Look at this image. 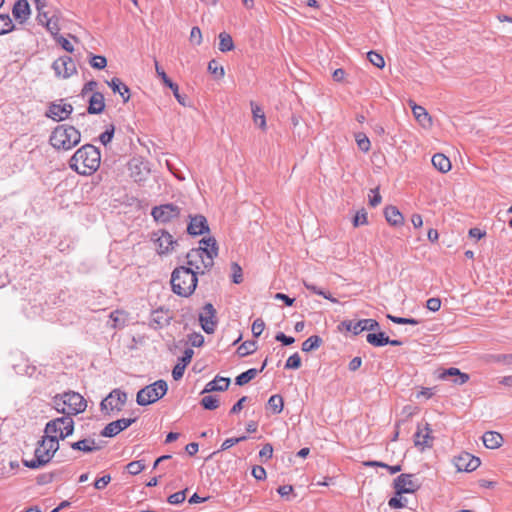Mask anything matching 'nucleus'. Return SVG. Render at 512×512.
Returning <instances> with one entry per match:
<instances>
[{
	"label": "nucleus",
	"mask_w": 512,
	"mask_h": 512,
	"mask_svg": "<svg viewBox=\"0 0 512 512\" xmlns=\"http://www.w3.org/2000/svg\"><path fill=\"white\" fill-rule=\"evenodd\" d=\"M101 154L97 147L85 144L70 158L69 167L80 175H90L100 166Z\"/></svg>",
	"instance_id": "nucleus-1"
},
{
	"label": "nucleus",
	"mask_w": 512,
	"mask_h": 512,
	"mask_svg": "<svg viewBox=\"0 0 512 512\" xmlns=\"http://www.w3.org/2000/svg\"><path fill=\"white\" fill-rule=\"evenodd\" d=\"M193 268L185 265L176 267L171 274L172 291L181 297H189L197 287V274Z\"/></svg>",
	"instance_id": "nucleus-2"
},
{
	"label": "nucleus",
	"mask_w": 512,
	"mask_h": 512,
	"mask_svg": "<svg viewBox=\"0 0 512 512\" xmlns=\"http://www.w3.org/2000/svg\"><path fill=\"white\" fill-rule=\"evenodd\" d=\"M81 141V133L74 126L61 124L54 128L49 137L51 146L57 150L68 151Z\"/></svg>",
	"instance_id": "nucleus-3"
},
{
	"label": "nucleus",
	"mask_w": 512,
	"mask_h": 512,
	"mask_svg": "<svg viewBox=\"0 0 512 512\" xmlns=\"http://www.w3.org/2000/svg\"><path fill=\"white\" fill-rule=\"evenodd\" d=\"M59 449V442L56 438L44 436L38 442V446L34 452V458L31 460H22L25 467L30 469H38L50 462L55 452Z\"/></svg>",
	"instance_id": "nucleus-4"
},
{
	"label": "nucleus",
	"mask_w": 512,
	"mask_h": 512,
	"mask_svg": "<svg viewBox=\"0 0 512 512\" xmlns=\"http://www.w3.org/2000/svg\"><path fill=\"white\" fill-rule=\"evenodd\" d=\"M216 256L217 253L214 250L208 251L207 247L193 248L186 254V267L193 268L196 274H204L211 270Z\"/></svg>",
	"instance_id": "nucleus-5"
},
{
	"label": "nucleus",
	"mask_w": 512,
	"mask_h": 512,
	"mask_svg": "<svg viewBox=\"0 0 512 512\" xmlns=\"http://www.w3.org/2000/svg\"><path fill=\"white\" fill-rule=\"evenodd\" d=\"M56 410L67 416L75 415L85 411L87 407L86 400L77 392H65L62 395L54 397Z\"/></svg>",
	"instance_id": "nucleus-6"
},
{
	"label": "nucleus",
	"mask_w": 512,
	"mask_h": 512,
	"mask_svg": "<svg viewBox=\"0 0 512 512\" xmlns=\"http://www.w3.org/2000/svg\"><path fill=\"white\" fill-rule=\"evenodd\" d=\"M167 390L166 381L157 380L138 391L136 402L140 406H147L161 399L167 393Z\"/></svg>",
	"instance_id": "nucleus-7"
},
{
	"label": "nucleus",
	"mask_w": 512,
	"mask_h": 512,
	"mask_svg": "<svg viewBox=\"0 0 512 512\" xmlns=\"http://www.w3.org/2000/svg\"><path fill=\"white\" fill-rule=\"evenodd\" d=\"M74 421L71 416H62L49 421L45 426V435L49 438L65 439L73 434Z\"/></svg>",
	"instance_id": "nucleus-8"
},
{
	"label": "nucleus",
	"mask_w": 512,
	"mask_h": 512,
	"mask_svg": "<svg viewBox=\"0 0 512 512\" xmlns=\"http://www.w3.org/2000/svg\"><path fill=\"white\" fill-rule=\"evenodd\" d=\"M393 484L396 495L414 493L421 487V483L415 479L413 474L405 473L396 477Z\"/></svg>",
	"instance_id": "nucleus-9"
},
{
	"label": "nucleus",
	"mask_w": 512,
	"mask_h": 512,
	"mask_svg": "<svg viewBox=\"0 0 512 512\" xmlns=\"http://www.w3.org/2000/svg\"><path fill=\"white\" fill-rule=\"evenodd\" d=\"M152 239L156 245V250L159 255L170 253L174 249V245L177 244L173 239V236L164 230L153 232Z\"/></svg>",
	"instance_id": "nucleus-10"
},
{
	"label": "nucleus",
	"mask_w": 512,
	"mask_h": 512,
	"mask_svg": "<svg viewBox=\"0 0 512 512\" xmlns=\"http://www.w3.org/2000/svg\"><path fill=\"white\" fill-rule=\"evenodd\" d=\"M151 215L154 220L167 223L180 215V208L172 203L156 206L152 209Z\"/></svg>",
	"instance_id": "nucleus-11"
},
{
	"label": "nucleus",
	"mask_w": 512,
	"mask_h": 512,
	"mask_svg": "<svg viewBox=\"0 0 512 512\" xmlns=\"http://www.w3.org/2000/svg\"><path fill=\"white\" fill-rule=\"evenodd\" d=\"M199 322L207 334L214 333L217 326L216 310L211 303H206L199 314Z\"/></svg>",
	"instance_id": "nucleus-12"
},
{
	"label": "nucleus",
	"mask_w": 512,
	"mask_h": 512,
	"mask_svg": "<svg viewBox=\"0 0 512 512\" xmlns=\"http://www.w3.org/2000/svg\"><path fill=\"white\" fill-rule=\"evenodd\" d=\"M126 401L127 394L120 389H114L105 399L102 400L100 404L101 410L104 411L110 409L111 411H121Z\"/></svg>",
	"instance_id": "nucleus-13"
},
{
	"label": "nucleus",
	"mask_w": 512,
	"mask_h": 512,
	"mask_svg": "<svg viewBox=\"0 0 512 512\" xmlns=\"http://www.w3.org/2000/svg\"><path fill=\"white\" fill-rule=\"evenodd\" d=\"M52 68L56 76L62 78H68L77 71L75 62L70 56L59 57L53 62Z\"/></svg>",
	"instance_id": "nucleus-14"
},
{
	"label": "nucleus",
	"mask_w": 512,
	"mask_h": 512,
	"mask_svg": "<svg viewBox=\"0 0 512 512\" xmlns=\"http://www.w3.org/2000/svg\"><path fill=\"white\" fill-rule=\"evenodd\" d=\"M480 464V459L468 452H463L454 458V465L458 471L472 472L476 470Z\"/></svg>",
	"instance_id": "nucleus-15"
},
{
	"label": "nucleus",
	"mask_w": 512,
	"mask_h": 512,
	"mask_svg": "<svg viewBox=\"0 0 512 512\" xmlns=\"http://www.w3.org/2000/svg\"><path fill=\"white\" fill-rule=\"evenodd\" d=\"M63 102V100H60ZM73 112V107L71 104L67 103H51L47 110V117L55 120L62 121L67 119L70 114Z\"/></svg>",
	"instance_id": "nucleus-16"
},
{
	"label": "nucleus",
	"mask_w": 512,
	"mask_h": 512,
	"mask_svg": "<svg viewBox=\"0 0 512 512\" xmlns=\"http://www.w3.org/2000/svg\"><path fill=\"white\" fill-rule=\"evenodd\" d=\"M343 325L348 331L353 332L355 335L363 331H374L379 329V323L374 319H362L357 322L345 321Z\"/></svg>",
	"instance_id": "nucleus-17"
},
{
	"label": "nucleus",
	"mask_w": 512,
	"mask_h": 512,
	"mask_svg": "<svg viewBox=\"0 0 512 512\" xmlns=\"http://www.w3.org/2000/svg\"><path fill=\"white\" fill-rule=\"evenodd\" d=\"M438 379L451 380L456 385H463L470 379L469 374L461 372L458 368L450 367L439 372Z\"/></svg>",
	"instance_id": "nucleus-18"
},
{
	"label": "nucleus",
	"mask_w": 512,
	"mask_h": 512,
	"mask_svg": "<svg viewBox=\"0 0 512 512\" xmlns=\"http://www.w3.org/2000/svg\"><path fill=\"white\" fill-rule=\"evenodd\" d=\"M136 421V418H122L116 421L110 422L107 424L104 429L101 431V435L103 437H114L119 434L121 431L128 428L131 424Z\"/></svg>",
	"instance_id": "nucleus-19"
},
{
	"label": "nucleus",
	"mask_w": 512,
	"mask_h": 512,
	"mask_svg": "<svg viewBox=\"0 0 512 512\" xmlns=\"http://www.w3.org/2000/svg\"><path fill=\"white\" fill-rule=\"evenodd\" d=\"M432 430L429 427V424H425L422 429L418 426L416 433L414 434V445L420 451H423L425 448H430L433 445V437L431 436Z\"/></svg>",
	"instance_id": "nucleus-20"
},
{
	"label": "nucleus",
	"mask_w": 512,
	"mask_h": 512,
	"mask_svg": "<svg viewBox=\"0 0 512 512\" xmlns=\"http://www.w3.org/2000/svg\"><path fill=\"white\" fill-rule=\"evenodd\" d=\"M155 70L157 75L161 78L164 85L169 87L178 103L182 106H186V96L181 95L179 93V87L176 83H174L165 73V71L159 66V63L157 60H155Z\"/></svg>",
	"instance_id": "nucleus-21"
},
{
	"label": "nucleus",
	"mask_w": 512,
	"mask_h": 512,
	"mask_svg": "<svg viewBox=\"0 0 512 512\" xmlns=\"http://www.w3.org/2000/svg\"><path fill=\"white\" fill-rule=\"evenodd\" d=\"M189 218L190 221L187 226L188 234L197 236L209 232L207 219L203 215H190Z\"/></svg>",
	"instance_id": "nucleus-22"
},
{
	"label": "nucleus",
	"mask_w": 512,
	"mask_h": 512,
	"mask_svg": "<svg viewBox=\"0 0 512 512\" xmlns=\"http://www.w3.org/2000/svg\"><path fill=\"white\" fill-rule=\"evenodd\" d=\"M170 319L171 317L169 316L168 310L162 308L156 309L151 313L149 326L157 330L169 325Z\"/></svg>",
	"instance_id": "nucleus-23"
},
{
	"label": "nucleus",
	"mask_w": 512,
	"mask_h": 512,
	"mask_svg": "<svg viewBox=\"0 0 512 512\" xmlns=\"http://www.w3.org/2000/svg\"><path fill=\"white\" fill-rule=\"evenodd\" d=\"M12 14L20 23L25 22L30 15V6L27 0H18L13 6Z\"/></svg>",
	"instance_id": "nucleus-24"
},
{
	"label": "nucleus",
	"mask_w": 512,
	"mask_h": 512,
	"mask_svg": "<svg viewBox=\"0 0 512 512\" xmlns=\"http://www.w3.org/2000/svg\"><path fill=\"white\" fill-rule=\"evenodd\" d=\"M87 111L89 114H99L105 108L104 96L100 92H94L89 98Z\"/></svg>",
	"instance_id": "nucleus-25"
},
{
	"label": "nucleus",
	"mask_w": 512,
	"mask_h": 512,
	"mask_svg": "<svg viewBox=\"0 0 512 512\" xmlns=\"http://www.w3.org/2000/svg\"><path fill=\"white\" fill-rule=\"evenodd\" d=\"M384 216L387 222L392 226H401L404 222L402 213L393 205H389L384 209Z\"/></svg>",
	"instance_id": "nucleus-26"
},
{
	"label": "nucleus",
	"mask_w": 512,
	"mask_h": 512,
	"mask_svg": "<svg viewBox=\"0 0 512 512\" xmlns=\"http://www.w3.org/2000/svg\"><path fill=\"white\" fill-rule=\"evenodd\" d=\"M410 107L412 109L415 119L423 127H429L431 125V117L424 107L417 105L413 101H410Z\"/></svg>",
	"instance_id": "nucleus-27"
},
{
	"label": "nucleus",
	"mask_w": 512,
	"mask_h": 512,
	"mask_svg": "<svg viewBox=\"0 0 512 512\" xmlns=\"http://www.w3.org/2000/svg\"><path fill=\"white\" fill-rule=\"evenodd\" d=\"M229 385V378L216 376L214 380L206 384L202 393H210L213 391H225L228 389Z\"/></svg>",
	"instance_id": "nucleus-28"
},
{
	"label": "nucleus",
	"mask_w": 512,
	"mask_h": 512,
	"mask_svg": "<svg viewBox=\"0 0 512 512\" xmlns=\"http://www.w3.org/2000/svg\"><path fill=\"white\" fill-rule=\"evenodd\" d=\"M109 87L114 93H119L123 99V102H128L130 98V89L124 84L119 78L114 77L108 82Z\"/></svg>",
	"instance_id": "nucleus-29"
},
{
	"label": "nucleus",
	"mask_w": 512,
	"mask_h": 512,
	"mask_svg": "<svg viewBox=\"0 0 512 512\" xmlns=\"http://www.w3.org/2000/svg\"><path fill=\"white\" fill-rule=\"evenodd\" d=\"M482 439H483V444L488 449H497L503 443L502 435L495 431H488V432L484 433Z\"/></svg>",
	"instance_id": "nucleus-30"
},
{
	"label": "nucleus",
	"mask_w": 512,
	"mask_h": 512,
	"mask_svg": "<svg viewBox=\"0 0 512 512\" xmlns=\"http://www.w3.org/2000/svg\"><path fill=\"white\" fill-rule=\"evenodd\" d=\"M71 448L85 453H90L101 449V446L97 445L94 439L88 438L72 443Z\"/></svg>",
	"instance_id": "nucleus-31"
},
{
	"label": "nucleus",
	"mask_w": 512,
	"mask_h": 512,
	"mask_svg": "<svg viewBox=\"0 0 512 512\" xmlns=\"http://www.w3.org/2000/svg\"><path fill=\"white\" fill-rule=\"evenodd\" d=\"M433 166L440 172L446 173L451 169V162L448 157L442 153H436L432 157Z\"/></svg>",
	"instance_id": "nucleus-32"
},
{
	"label": "nucleus",
	"mask_w": 512,
	"mask_h": 512,
	"mask_svg": "<svg viewBox=\"0 0 512 512\" xmlns=\"http://www.w3.org/2000/svg\"><path fill=\"white\" fill-rule=\"evenodd\" d=\"M366 340L369 344L375 347H381L388 344L389 337L386 336L384 332L369 333Z\"/></svg>",
	"instance_id": "nucleus-33"
},
{
	"label": "nucleus",
	"mask_w": 512,
	"mask_h": 512,
	"mask_svg": "<svg viewBox=\"0 0 512 512\" xmlns=\"http://www.w3.org/2000/svg\"><path fill=\"white\" fill-rule=\"evenodd\" d=\"M322 343L323 340L320 336L312 335L302 343V351L311 352L318 349Z\"/></svg>",
	"instance_id": "nucleus-34"
},
{
	"label": "nucleus",
	"mask_w": 512,
	"mask_h": 512,
	"mask_svg": "<svg viewBox=\"0 0 512 512\" xmlns=\"http://www.w3.org/2000/svg\"><path fill=\"white\" fill-rule=\"evenodd\" d=\"M267 406L274 414H280L283 411L284 401L281 395H272L267 403Z\"/></svg>",
	"instance_id": "nucleus-35"
},
{
	"label": "nucleus",
	"mask_w": 512,
	"mask_h": 512,
	"mask_svg": "<svg viewBox=\"0 0 512 512\" xmlns=\"http://www.w3.org/2000/svg\"><path fill=\"white\" fill-rule=\"evenodd\" d=\"M258 373L259 371L256 368L248 369L236 377L235 383L239 386H243L253 380L258 375Z\"/></svg>",
	"instance_id": "nucleus-36"
},
{
	"label": "nucleus",
	"mask_w": 512,
	"mask_h": 512,
	"mask_svg": "<svg viewBox=\"0 0 512 512\" xmlns=\"http://www.w3.org/2000/svg\"><path fill=\"white\" fill-rule=\"evenodd\" d=\"M233 49L234 43L232 37L226 32H221L219 34V50L221 52H228Z\"/></svg>",
	"instance_id": "nucleus-37"
},
{
	"label": "nucleus",
	"mask_w": 512,
	"mask_h": 512,
	"mask_svg": "<svg viewBox=\"0 0 512 512\" xmlns=\"http://www.w3.org/2000/svg\"><path fill=\"white\" fill-rule=\"evenodd\" d=\"M252 105V113H253V120L256 125H258L261 129L266 128V118L264 115V112L262 109L255 105L254 103H251Z\"/></svg>",
	"instance_id": "nucleus-38"
},
{
	"label": "nucleus",
	"mask_w": 512,
	"mask_h": 512,
	"mask_svg": "<svg viewBox=\"0 0 512 512\" xmlns=\"http://www.w3.org/2000/svg\"><path fill=\"white\" fill-rule=\"evenodd\" d=\"M15 28L9 14H0V35L7 34Z\"/></svg>",
	"instance_id": "nucleus-39"
},
{
	"label": "nucleus",
	"mask_w": 512,
	"mask_h": 512,
	"mask_svg": "<svg viewBox=\"0 0 512 512\" xmlns=\"http://www.w3.org/2000/svg\"><path fill=\"white\" fill-rule=\"evenodd\" d=\"M255 349L256 343L254 341H245L237 348V353L240 357H244L253 353Z\"/></svg>",
	"instance_id": "nucleus-40"
},
{
	"label": "nucleus",
	"mask_w": 512,
	"mask_h": 512,
	"mask_svg": "<svg viewBox=\"0 0 512 512\" xmlns=\"http://www.w3.org/2000/svg\"><path fill=\"white\" fill-rule=\"evenodd\" d=\"M355 139L357 142V146L361 151L368 152L370 150V140L364 133H357L355 135Z\"/></svg>",
	"instance_id": "nucleus-41"
},
{
	"label": "nucleus",
	"mask_w": 512,
	"mask_h": 512,
	"mask_svg": "<svg viewBox=\"0 0 512 512\" xmlns=\"http://www.w3.org/2000/svg\"><path fill=\"white\" fill-rule=\"evenodd\" d=\"M200 403L207 410H215L219 407V399L216 396H204Z\"/></svg>",
	"instance_id": "nucleus-42"
},
{
	"label": "nucleus",
	"mask_w": 512,
	"mask_h": 512,
	"mask_svg": "<svg viewBox=\"0 0 512 512\" xmlns=\"http://www.w3.org/2000/svg\"><path fill=\"white\" fill-rule=\"evenodd\" d=\"M208 71L218 79L223 78L225 74L224 68L214 59L208 63Z\"/></svg>",
	"instance_id": "nucleus-43"
},
{
	"label": "nucleus",
	"mask_w": 512,
	"mask_h": 512,
	"mask_svg": "<svg viewBox=\"0 0 512 512\" xmlns=\"http://www.w3.org/2000/svg\"><path fill=\"white\" fill-rule=\"evenodd\" d=\"M140 162L133 160L130 162V170H131V176L134 178L136 182H140L144 179V174L140 169Z\"/></svg>",
	"instance_id": "nucleus-44"
},
{
	"label": "nucleus",
	"mask_w": 512,
	"mask_h": 512,
	"mask_svg": "<svg viewBox=\"0 0 512 512\" xmlns=\"http://www.w3.org/2000/svg\"><path fill=\"white\" fill-rule=\"evenodd\" d=\"M367 58L371 64L376 66L377 68H383L385 66V61L382 55L375 51H370L367 53Z\"/></svg>",
	"instance_id": "nucleus-45"
},
{
	"label": "nucleus",
	"mask_w": 512,
	"mask_h": 512,
	"mask_svg": "<svg viewBox=\"0 0 512 512\" xmlns=\"http://www.w3.org/2000/svg\"><path fill=\"white\" fill-rule=\"evenodd\" d=\"M126 469L131 475H137L145 469L143 460L132 461L127 464Z\"/></svg>",
	"instance_id": "nucleus-46"
},
{
	"label": "nucleus",
	"mask_w": 512,
	"mask_h": 512,
	"mask_svg": "<svg viewBox=\"0 0 512 512\" xmlns=\"http://www.w3.org/2000/svg\"><path fill=\"white\" fill-rule=\"evenodd\" d=\"M90 65L94 68V69H104L107 65V60L104 56H101V55H92L91 54V57H90V61H89Z\"/></svg>",
	"instance_id": "nucleus-47"
},
{
	"label": "nucleus",
	"mask_w": 512,
	"mask_h": 512,
	"mask_svg": "<svg viewBox=\"0 0 512 512\" xmlns=\"http://www.w3.org/2000/svg\"><path fill=\"white\" fill-rule=\"evenodd\" d=\"M387 318L389 320H391L393 323L401 324V325H404V324L418 325L420 323V321L415 318H404V317L393 316L390 314L387 315Z\"/></svg>",
	"instance_id": "nucleus-48"
},
{
	"label": "nucleus",
	"mask_w": 512,
	"mask_h": 512,
	"mask_svg": "<svg viewBox=\"0 0 512 512\" xmlns=\"http://www.w3.org/2000/svg\"><path fill=\"white\" fill-rule=\"evenodd\" d=\"M45 27L53 35L54 38L59 35L60 27L58 25V19L54 16L49 18V20L45 23Z\"/></svg>",
	"instance_id": "nucleus-49"
},
{
	"label": "nucleus",
	"mask_w": 512,
	"mask_h": 512,
	"mask_svg": "<svg viewBox=\"0 0 512 512\" xmlns=\"http://www.w3.org/2000/svg\"><path fill=\"white\" fill-rule=\"evenodd\" d=\"M300 366L301 358L298 353H294L293 355H291L285 363L286 369H298L300 368Z\"/></svg>",
	"instance_id": "nucleus-50"
},
{
	"label": "nucleus",
	"mask_w": 512,
	"mask_h": 512,
	"mask_svg": "<svg viewBox=\"0 0 512 512\" xmlns=\"http://www.w3.org/2000/svg\"><path fill=\"white\" fill-rule=\"evenodd\" d=\"M114 131V125H110L109 128H107L102 134H100L99 140L104 146L111 142L114 136Z\"/></svg>",
	"instance_id": "nucleus-51"
},
{
	"label": "nucleus",
	"mask_w": 512,
	"mask_h": 512,
	"mask_svg": "<svg viewBox=\"0 0 512 512\" xmlns=\"http://www.w3.org/2000/svg\"><path fill=\"white\" fill-rule=\"evenodd\" d=\"M185 498H186V490H183V491H178L176 493L171 494L167 500L170 504L177 505V504H181L182 502H184Z\"/></svg>",
	"instance_id": "nucleus-52"
},
{
	"label": "nucleus",
	"mask_w": 512,
	"mask_h": 512,
	"mask_svg": "<svg viewBox=\"0 0 512 512\" xmlns=\"http://www.w3.org/2000/svg\"><path fill=\"white\" fill-rule=\"evenodd\" d=\"M199 244L202 247H207L208 251L214 250L218 254V246H217V242H216L215 238H213V237L203 238L200 240Z\"/></svg>",
	"instance_id": "nucleus-53"
},
{
	"label": "nucleus",
	"mask_w": 512,
	"mask_h": 512,
	"mask_svg": "<svg viewBox=\"0 0 512 512\" xmlns=\"http://www.w3.org/2000/svg\"><path fill=\"white\" fill-rule=\"evenodd\" d=\"M367 223H368L367 212L364 209L358 211L353 218L354 227H358L360 225H365Z\"/></svg>",
	"instance_id": "nucleus-54"
},
{
	"label": "nucleus",
	"mask_w": 512,
	"mask_h": 512,
	"mask_svg": "<svg viewBox=\"0 0 512 512\" xmlns=\"http://www.w3.org/2000/svg\"><path fill=\"white\" fill-rule=\"evenodd\" d=\"M264 328H265V323L262 319L257 318L256 320H254L252 327H251L253 336L259 337L262 334Z\"/></svg>",
	"instance_id": "nucleus-55"
},
{
	"label": "nucleus",
	"mask_w": 512,
	"mask_h": 512,
	"mask_svg": "<svg viewBox=\"0 0 512 512\" xmlns=\"http://www.w3.org/2000/svg\"><path fill=\"white\" fill-rule=\"evenodd\" d=\"M247 439L246 436H240V437H235V438H228L226 439L222 445H221V450H227L229 448H231L232 446H234L235 444H238L242 441H245Z\"/></svg>",
	"instance_id": "nucleus-56"
},
{
	"label": "nucleus",
	"mask_w": 512,
	"mask_h": 512,
	"mask_svg": "<svg viewBox=\"0 0 512 512\" xmlns=\"http://www.w3.org/2000/svg\"><path fill=\"white\" fill-rule=\"evenodd\" d=\"M190 41L195 45H200L202 42V33L199 27L195 26L190 32Z\"/></svg>",
	"instance_id": "nucleus-57"
},
{
	"label": "nucleus",
	"mask_w": 512,
	"mask_h": 512,
	"mask_svg": "<svg viewBox=\"0 0 512 512\" xmlns=\"http://www.w3.org/2000/svg\"><path fill=\"white\" fill-rule=\"evenodd\" d=\"M54 39H55V41H56L59 45H61V47H62L65 51H67V52H69V53H72V52H73V50H74L73 45H72V44L70 43V41H69V40H67L65 37H63V36H61V35H58V36H56Z\"/></svg>",
	"instance_id": "nucleus-58"
},
{
	"label": "nucleus",
	"mask_w": 512,
	"mask_h": 512,
	"mask_svg": "<svg viewBox=\"0 0 512 512\" xmlns=\"http://www.w3.org/2000/svg\"><path fill=\"white\" fill-rule=\"evenodd\" d=\"M110 481H111V476L109 474L104 475V476L96 479V481L94 482V487L97 490H102L110 483Z\"/></svg>",
	"instance_id": "nucleus-59"
},
{
	"label": "nucleus",
	"mask_w": 512,
	"mask_h": 512,
	"mask_svg": "<svg viewBox=\"0 0 512 512\" xmlns=\"http://www.w3.org/2000/svg\"><path fill=\"white\" fill-rule=\"evenodd\" d=\"M185 368V364L177 363L172 370L173 379L176 381L180 380L184 375Z\"/></svg>",
	"instance_id": "nucleus-60"
},
{
	"label": "nucleus",
	"mask_w": 512,
	"mask_h": 512,
	"mask_svg": "<svg viewBox=\"0 0 512 512\" xmlns=\"http://www.w3.org/2000/svg\"><path fill=\"white\" fill-rule=\"evenodd\" d=\"M426 307L428 310L432 312H436L441 307V300L439 298L433 297L427 300Z\"/></svg>",
	"instance_id": "nucleus-61"
},
{
	"label": "nucleus",
	"mask_w": 512,
	"mask_h": 512,
	"mask_svg": "<svg viewBox=\"0 0 512 512\" xmlns=\"http://www.w3.org/2000/svg\"><path fill=\"white\" fill-rule=\"evenodd\" d=\"M189 342L193 347H200L204 343V337L200 333L189 335Z\"/></svg>",
	"instance_id": "nucleus-62"
},
{
	"label": "nucleus",
	"mask_w": 512,
	"mask_h": 512,
	"mask_svg": "<svg viewBox=\"0 0 512 512\" xmlns=\"http://www.w3.org/2000/svg\"><path fill=\"white\" fill-rule=\"evenodd\" d=\"M252 475L257 480H264L266 478V470L259 465L252 468Z\"/></svg>",
	"instance_id": "nucleus-63"
},
{
	"label": "nucleus",
	"mask_w": 512,
	"mask_h": 512,
	"mask_svg": "<svg viewBox=\"0 0 512 512\" xmlns=\"http://www.w3.org/2000/svg\"><path fill=\"white\" fill-rule=\"evenodd\" d=\"M275 339L285 346L291 345L295 342V339L293 337L287 336L282 332L277 333Z\"/></svg>",
	"instance_id": "nucleus-64"
}]
</instances>
